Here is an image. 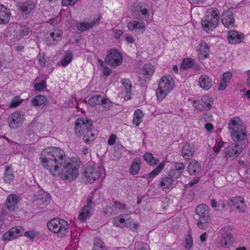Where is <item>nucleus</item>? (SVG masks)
I'll return each instance as SVG.
<instances>
[{"instance_id": "60", "label": "nucleus", "mask_w": 250, "mask_h": 250, "mask_svg": "<svg viewBox=\"0 0 250 250\" xmlns=\"http://www.w3.org/2000/svg\"><path fill=\"white\" fill-rule=\"evenodd\" d=\"M200 181V178L199 177L195 178L193 180H191L188 184L189 187H192L194 185L197 184Z\"/></svg>"}, {"instance_id": "50", "label": "nucleus", "mask_w": 250, "mask_h": 250, "mask_svg": "<svg viewBox=\"0 0 250 250\" xmlns=\"http://www.w3.org/2000/svg\"><path fill=\"white\" fill-rule=\"evenodd\" d=\"M46 82L44 80H42L39 83H35L34 85V88L37 91L43 90V89L46 88Z\"/></svg>"}, {"instance_id": "19", "label": "nucleus", "mask_w": 250, "mask_h": 250, "mask_svg": "<svg viewBox=\"0 0 250 250\" xmlns=\"http://www.w3.org/2000/svg\"><path fill=\"white\" fill-rule=\"evenodd\" d=\"M228 204L230 206H234V208H236L240 212H244L246 209L244 201L240 197L229 200Z\"/></svg>"}, {"instance_id": "11", "label": "nucleus", "mask_w": 250, "mask_h": 250, "mask_svg": "<svg viewBox=\"0 0 250 250\" xmlns=\"http://www.w3.org/2000/svg\"><path fill=\"white\" fill-rule=\"evenodd\" d=\"M92 196H89L87 199L86 205L84 206L78 216V219L81 222H85L91 215V211L94 205L92 201Z\"/></svg>"}, {"instance_id": "37", "label": "nucleus", "mask_w": 250, "mask_h": 250, "mask_svg": "<svg viewBox=\"0 0 250 250\" xmlns=\"http://www.w3.org/2000/svg\"><path fill=\"white\" fill-rule=\"evenodd\" d=\"M145 27V23L144 22H140L137 21H134L132 22H129L127 24V28L129 30L132 31L133 30L143 29Z\"/></svg>"}, {"instance_id": "46", "label": "nucleus", "mask_w": 250, "mask_h": 250, "mask_svg": "<svg viewBox=\"0 0 250 250\" xmlns=\"http://www.w3.org/2000/svg\"><path fill=\"white\" fill-rule=\"evenodd\" d=\"M101 104L105 110H109L112 107V103L107 98L102 99Z\"/></svg>"}, {"instance_id": "1", "label": "nucleus", "mask_w": 250, "mask_h": 250, "mask_svg": "<svg viewBox=\"0 0 250 250\" xmlns=\"http://www.w3.org/2000/svg\"><path fill=\"white\" fill-rule=\"evenodd\" d=\"M41 160L43 167L54 176L61 175L62 178L70 181L79 175L78 169L71 160L59 147L46 148L41 154Z\"/></svg>"}, {"instance_id": "4", "label": "nucleus", "mask_w": 250, "mask_h": 250, "mask_svg": "<svg viewBox=\"0 0 250 250\" xmlns=\"http://www.w3.org/2000/svg\"><path fill=\"white\" fill-rule=\"evenodd\" d=\"M173 88L174 83L172 78L170 75L162 77L160 80L156 91L157 99L162 101Z\"/></svg>"}, {"instance_id": "20", "label": "nucleus", "mask_w": 250, "mask_h": 250, "mask_svg": "<svg viewBox=\"0 0 250 250\" xmlns=\"http://www.w3.org/2000/svg\"><path fill=\"white\" fill-rule=\"evenodd\" d=\"M11 14L9 8L0 3V24H5L9 21Z\"/></svg>"}, {"instance_id": "51", "label": "nucleus", "mask_w": 250, "mask_h": 250, "mask_svg": "<svg viewBox=\"0 0 250 250\" xmlns=\"http://www.w3.org/2000/svg\"><path fill=\"white\" fill-rule=\"evenodd\" d=\"M38 234V232L33 230L26 231L24 232V234L25 237H28L30 239L35 238Z\"/></svg>"}, {"instance_id": "28", "label": "nucleus", "mask_w": 250, "mask_h": 250, "mask_svg": "<svg viewBox=\"0 0 250 250\" xmlns=\"http://www.w3.org/2000/svg\"><path fill=\"white\" fill-rule=\"evenodd\" d=\"M166 163L164 161H162L159 165L155 168L151 172L146 174L144 177L147 179L148 181L152 180L155 177L157 176L164 168Z\"/></svg>"}, {"instance_id": "32", "label": "nucleus", "mask_w": 250, "mask_h": 250, "mask_svg": "<svg viewBox=\"0 0 250 250\" xmlns=\"http://www.w3.org/2000/svg\"><path fill=\"white\" fill-rule=\"evenodd\" d=\"M13 170L11 166L5 167V171L3 179L6 183H10L14 180Z\"/></svg>"}, {"instance_id": "42", "label": "nucleus", "mask_w": 250, "mask_h": 250, "mask_svg": "<svg viewBox=\"0 0 250 250\" xmlns=\"http://www.w3.org/2000/svg\"><path fill=\"white\" fill-rule=\"evenodd\" d=\"M73 55L71 52H67L65 53L63 59L61 61V64L62 66H66L72 61Z\"/></svg>"}, {"instance_id": "2", "label": "nucleus", "mask_w": 250, "mask_h": 250, "mask_svg": "<svg viewBox=\"0 0 250 250\" xmlns=\"http://www.w3.org/2000/svg\"><path fill=\"white\" fill-rule=\"evenodd\" d=\"M220 12L216 8L208 9L202 20L203 29L206 32L212 31L218 26Z\"/></svg>"}, {"instance_id": "38", "label": "nucleus", "mask_w": 250, "mask_h": 250, "mask_svg": "<svg viewBox=\"0 0 250 250\" xmlns=\"http://www.w3.org/2000/svg\"><path fill=\"white\" fill-rule=\"evenodd\" d=\"M102 98L100 95H96L90 98L87 102L91 106H94L96 105L101 104Z\"/></svg>"}, {"instance_id": "64", "label": "nucleus", "mask_w": 250, "mask_h": 250, "mask_svg": "<svg viewBox=\"0 0 250 250\" xmlns=\"http://www.w3.org/2000/svg\"><path fill=\"white\" fill-rule=\"evenodd\" d=\"M101 16H98L97 18H94L93 20L91 22H90V24L91 25H92V27L97 23L99 21H100V20H101Z\"/></svg>"}, {"instance_id": "56", "label": "nucleus", "mask_w": 250, "mask_h": 250, "mask_svg": "<svg viewBox=\"0 0 250 250\" xmlns=\"http://www.w3.org/2000/svg\"><path fill=\"white\" fill-rule=\"evenodd\" d=\"M78 0H62V6H66L68 5H74Z\"/></svg>"}, {"instance_id": "7", "label": "nucleus", "mask_w": 250, "mask_h": 250, "mask_svg": "<svg viewBox=\"0 0 250 250\" xmlns=\"http://www.w3.org/2000/svg\"><path fill=\"white\" fill-rule=\"evenodd\" d=\"M86 118H79L75 123V133L78 137H81L91 130L92 124Z\"/></svg>"}, {"instance_id": "15", "label": "nucleus", "mask_w": 250, "mask_h": 250, "mask_svg": "<svg viewBox=\"0 0 250 250\" xmlns=\"http://www.w3.org/2000/svg\"><path fill=\"white\" fill-rule=\"evenodd\" d=\"M102 174V171L95 169L93 167H87L83 173V176L86 179L87 182L93 183L96 179L100 177Z\"/></svg>"}, {"instance_id": "57", "label": "nucleus", "mask_w": 250, "mask_h": 250, "mask_svg": "<svg viewBox=\"0 0 250 250\" xmlns=\"http://www.w3.org/2000/svg\"><path fill=\"white\" fill-rule=\"evenodd\" d=\"M223 143L222 142H216L215 145L213 147L214 151L218 153L220 151L221 148L222 147Z\"/></svg>"}, {"instance_id": "35", "label": "nucleus", "mask_w": 250, "mask_h": 250, "mask_svg": "<svg viewBox=\"0 0 250 250\" xmlns=\"http://www.w3.org/2000/svg\"><path fill=\"white\" fill-rule=\"evenodd\" d=\"M144 114L142 111L140 109L136 110L133 114V123L136 126H139L142 122L143 117Z\"/></svg>"}, {"instance_id": "36", "label": "nucleus", "mask_w": 250, "mask_h": 250, "mask_svg": "<svg viewBox=\"0 0 250 250\" xmlns=\"http://www.w3.org/2000/svg\"><path fill=\"white\" fill-rule=\"evenodd\" d=\"M46 102L47 99L45 96L41 95L36 96L31 100V103L34 106L42 105Z\"/></svg>"}, {"instance_id": "27", "label": "nucleus", "mask_w": 250, "mask_h": 250, "mask_svg": "<svg viewBox=\"0 0 250 250\" xmlns=\"http://www.w3.org/2000/svg\"><path fill=\"white\" fill-rule=\"evenodd\" d=\"M18 202V197L15 194L9 195L6 199V204L8 210L10 211H14L17 207Z\"/></svg>"}, {"instance_id": "30", "label": "nucleus", "mask_w": 250, "mask_h": 250, "mask_svg": "<svg viewBox=\"0 0 250 250\" xmlns=\"http://www.w3.org/2000/svg\"><path fill=\"white\" fill-rule=\"evenodd\" d=\"M209 46L206 42L201 41L200 43L199 47V57L202 59L207 58L209 56Z\"/></svg>"}, {"instance_id": "12", "label": "nucleus", "mask_w": 250, "mask_h": 250, "mask_svg": "<svg viewBox=\"0 0 250 250\" xmlns=\"http://www.w3.org/2000/svg\"><path fill=\"white\" fill-rule=\"evenodd\" d=\"M36 6V1L32 0L21 2L17 4L18 11L25 15L30 14L35 9Z\"/></svg>"}, {"instance_id": "31", "label": "nucleus", "mask_w": 250, "mask_h": 250, "mask_svg": "<svg viewBox=\"0 0 250 250\" xmlns=\"http://www.w3.org/2000/svg\"><path fill=\"white\" fill-rule=\"evenodd\" d=\"M234 241V238L230 233H227L224 234V237L221 240V245L224 247H229Z\"/></svg>"}, {"instance_id": "62", "label": "nucleus", "mask_w": 250, "mask_h": 250, "mask_svg": "<svg viewBox=\"0 0 250 250\" xmlns=\"http://www.w3.org/2000/svg\"><path fill=\"white\" fill-rule=\"evenodd\" d=\"M111 72V69L108 67H105L104 68L103 73L105 76H109V75H110Z\"/></svg>"}, {"instance_id": "3", "label": "nucleus", "mask_w": 250, "mask_h": 250, "mask_svg": "<svg viewBox=\"0 0 250 250\" xmlns=\"http://www.w3.org/2000/svg\"><path fill=\"white\" fill-rule=\"evenodd\" d=\"M232 139L234 141H242L247 136V131L238 117H234L228 124Z\"/></svg>"}, {"instance_id": "53", "label": "nucleus", "mask_w": 250, "mask_h": 250, "mask_svg": "<svg viewBox=\"0 0 250 250\" xmlns=\"http://www.w3.org/2000/svg\"><path fill=\"white\" fill-rule=\"evenodd\" d=\"M231 77L232 74L230 72H226L223 74L221 80L228 83L231 79Z\"/></svg>"}, {"instance_id": "59", "label": "nucleus", "mask_w": 250, "mask_h": 250, "mask_svg": "<svg viewBox=\"0 0 250 250\" xmlns=\"http://www.w3.org/2000/svg\"><path fill=\"white\" fill-rule=\"evenodd\" d=\"M227 83H228L221 80L218 86V90L220 91L224 90L227 86Z\"/></svg>"}, {"instance_id": "34", "label": "nucleus", "mask_w": 250, "mask_h": 250, "mask_svg": "<svg viewBox=\"0 0 250 250\" xmlns=\"http://www.w3.org/2000/svg\"><path fill=\"white\" fill-rule=\"evenodd\" d=\"M144 160L149 165L152 166H156L159 163L158 158L153 157L152 154L150 152H146L143 155Z\"/></svg>"}, {"instance_id": "9", "label": "nucleus", "mask_w": 250, "mask_h": 250, "mask_svg": "<svg viewBox=\"0 0 250 250\" xmlns=\"http://www.w3.org/2000/svg\"><path fill=\"white\" fill-rule=\"evenodd\" d=\"M154 72V66L150 63H146L140 70L139 73V79L141 84H143V82L149 81L152 76Z\"/></svg>"}, {"instance_id": "52", "label": "nucleus", "mask_w": 250, "mask_h": 250, "mask_svg": "<svg viewBox=\"0 0 250 250\" xmlns=\"http://www.w3.org/2000/svg\"><path fill=\"white\" fill-rule=\"evenodd\" d=\"M21 103V101L20 100V97L18 96H16L14 98V99L12 100L11 103L10 105V107H16L19 105Z\"/></svg>"}, {"instance_id": "22", "label": "nucleus", "mask_w": 250, "mask_h": 250, "mask_svg": "<svg viewBox=\"0 0 250 250\" xmlns=\"http://www.w3.org/2000/svg\"><path fill=\"white\" fill-rule=\"evenodd\" d=\"M51 197L48 193L43 192L39 194L36 198L37 204L41 208L47 205L50 201Z\"/></svg>"}, {"instance_id": "54", "label": "nucleus", "mask_w": 250, "mask_h": 250, "mask_svg": "<svg viewBox=\"0 0 250 250\" xmlns=\"http://www.w3.org/2000/svg\"><path fill=\"white\" fill-rule=\"evenodd\" d=\"M83 140L86 144H89L94 140V138L90 137L88 132H87L83 137Z\"/></svg>"}, {"instance_id": "10", "label": "nucleus", "mask_w": 250, "mask_h": 250, "mask_svg": "<svg viewBox=\"0 0 250 250\" xmlns=\"http://www.w3.org/2000/svg\"><path fill=\"white\" fill-rule=\"evenodd\" d=\"M245 147V145H240L239 143H236L234 145H231L224 150V153L225 157L232 158L235 159L237 158L240 153L242 151L243 149Z\"/></svg>"}, {"instance_id": "43", "label": "nucleus", "mask_w": 250, "mask_h": 250, "mask_svg": "<svg viewBox=\"0 0 250 250\" xmlns=\"http://www.w3.org/2000/svg\"><path fill=\"white\" fill-rule=\"evenodd\" d=\"M138 224L135 222L131 218H129L126 220L125 223L124 227H127L130 229L134 231L137 229Z\"/></svg>"}, {"instance_id": "48", "label": "nucleus", "mask_w": 250, "mask_h": 250, "mask_svg": "<svg viewBox=\"0 0 250 250\" xmlns=\"http://www.w3.org/2000/svg\"><path fill=\"white\" fill-rule=\"evenodd\" d=\"M121 82L125 88V91H131L132 84L130 80L128 79H123Z\"/></svg>"}, {"instance_id": "39", "label": "nucleus", "mask_w": 250, "mask_h": 250, "mask_svg": "<svg viewBox=\"0 0 250 250\" xmlns=\"http://www.w3.org/2000/svg\"><path fill=\"white\" fill-rule=\"evenodd\" d=\"M194 64V61L191 58H186L183 59L181 68L183 69H188L191 67Z\"/></svg>"}, {"instance_id": "18", "label": "nucleus", "mask_w": 250, "mask_h": 250, "mask_svg": "<svg viewBox=\"0 0 250 250\" xmlns=\"http://www.w3.org/2000/svg\"><path fill=\"white\" fill-rule=\"evenodd\" d=\"M227 38L229 43L235 44L241 42L244 40V35L235 30H230L228 32Z\"/></svg>"}, {"instance_id": "24", "label": "nucleus", "mask_w": 250, "mask_h": 250, "mask_svg": "<svg viewBox=\"0 0 250 250\" xmlns=\"http://www.w3.org/2000/svg\"><path fill=\"white\" fill-rule=\"evenodd\" d=\"M174 184V179L169 176L164 177L161 179L159 186L163 190L169 189Z\"/></svg>"}, {"instance_id": "8", "label": "nucleus", "mask_w": 250, "mask_h": 250, "mask_svg": "<svg viewBox=\"0 0 250 250\" xmlns=\"http://www.w3.org/2000/svg\"><path fill=\"white\" fill-rule=\"evenodd\" d=\"M123 61V56L117 49H111L104 59V62L111 66L120 65Z\"/></svg>"}, {"instance_id": "16", "label": "nucleus", "mask_w": 250, "mask_h": 250, "mask_svg": "<svg viewBox=\"0 0 250 250\" xmlns=\"http://www.w3.org/2000/svg\"><path fill=\"white\" fill-rule=\"evenodd\" d=\"M22 231L23 229L21 226L12 228L9 231L3 234L2 240L4 241H8L16 238L21 235Z\"/></svg>"}, {"instance_id": "44", "label": "nucleus", "mask_w": 250, "mask_h": 250, "mask_svg": "<svg viewBox=\"0 0 250 250\" xmlns=\"http://www.w3.org/2000/svg\"><path fill=\"white\" fill-rule=\"evenodd\" d=\"M104 243L99 238H95L93 241V248L92 250H102L104 248Z\"/></svg>"}, {"instance_id": "58", "label": "nucleus", "mask_w": 250, "mask_h": 250, "mask_svg": "<svg viewBox=\"0 0 250 250\" xmlns=\"http://www.w3.org/2000/svg\"><path fill=\"white\" fill-rule=\"evenodd\" d=\"M116 139L117 136L116 135L112 134L110 135L108 140V144L110 146L113 145L115 143Z\"/></svg>"}, {"instance_id": "33", "label": "nucleus", "mask_w": 250, "mask_h": 250, "mask_svg": "<svg viewBox=\"0 0 250 250\" xmlns=\"http://www.w3.org/2000/svg\"><path fill=\"white\" fill-rule=\"evenodd\" d=\"M141 165V161L139 158H135L133 160L132 165L129 168V173L132 175L138 173Z\"/></svg>"}, {"instance_id": "49", "label": "nucleus", "mask_w": 250, "mask_h": 250, "mask_svg": "<svg viewBox=\"0 0 250 250\" xmlns=\"http://www.w3.org/2000/svg\"><path fill=\"white\" fill-rule=\"evenodd\" d=\"M193 245V240L191 234H188L186 238L185 248L189 250Z\"/></svg>"}, {"instance_id": "26", "label": "nucleus", "mask_w": 250, "mask_h": 250, "mask_svg": "<svg viewBox=\"0 0 250 250\" xmlns=\"http://www.w3.org/2000/svg\"><path fill=\"white\" fill-rule=\"evenodd\" d=\"M213 104V99L208 95H204L202 97L201 101H198V105H201V110H208L211 107Z\"/></svg>"}, {"instance_id": "55", "label": "nucleus", "mask_w": 250, "mask_h": 250, "mask_svg": "<svg viewBox=\"0 0 250 250\" xmlns=\"http://www.w3.org/2000/svg\"><path fill=\"white\" fill-rule=\"evenodd\" d=\"M113 207H114L116 208H118L120 210H125L126 208V206L125 204H122L118 201H115L114 202Z\"/></svg>"}, {"instance_id": "61", "label": "nucleus", "mask_w": 250, "mask_h": 250, "mask_svg": "<svg viewBox=\"0 0 250 250\" xmlns=\"http://www.w3.org/2000/svg\"><path fill=\"white\" fill-rule=\"evenodd\" d=\"M114 37L117 39H119L122 36L123 32L120 30H116L114 31Z\"/></svg>"}, {"instance_id": "63", "label": "nucleus", "mask_w": 250, "mask_h": 250, "mask_svg": "<svg viewBox=\"0 0 250 250\" xmlns=\"http://www.w3.org/2000/svg\"><path fill=\"white\" fill-rule=\"evenodd\" d=\"M148 246L147 244H141L138 247V250H147Z\"/></svg>"}, {"instance_id": "25", "label": "nucleus", "mask_w": 250, "mask_h": 250, "mask_svg": "<svg viewBox=\"0 0 250 250\" xmlns=\"http://www.w3.org/2000/svg\"><path fill=\"white\" fill-rule=\"evenodd\" d=\"M195 150V147L193 144H186L183 147L182 155L185 160H189L193 157Z\"/></svg>"}, {"instance_id": "47", "label": "nucleus", "mask_w": 250, "mask_h": 250, "mask_svg": "<svg viewBox=\"0 0 250 250\" xmlns=\"http://www.w3.org/2000/svg\"><path fill=\"white\" fill-rule=\"evenodd\" d=\"M92 27V25H91L90 22H82L80 23L78 26V29L80 31L83 32Z\"/></svg>"}, {"instance_id": "41", "label": "nucleus", "mask_w": 250, "mask_h": 250, "mask_svg": "<svg viewBox=\"0 0 250 250\" xmlns=\"http://www.w3.org/2000/svg\"><path fill=\"white\" fill-rule=\"evenodd\" d=\"M29 32V28L27 26H21L18 33L16 34V38L20 40L23 37L28 35Z\"/></svg>"}, {"instance_id": "23", "label": "nucleus", "mask_w": 250, "mask_h": 250, "mask_svg": "<svg viewBox=\"0 0 250 250\" xmlns=\"http://www.w3.org/2000/svg\"><path fill=\"white\" fill-rule=\"evenodd\" d=\"M200 87L204 90H208L213 85L211 79L206 75H201L199 79Z\"/></svg>"}, {"instance_id": "17", "label": "nucleus", "mask_w": 250, "mask_h": 250, "mask_svg": "<svg viewBox=\"0 0 250 250\" xmlns=\"http://www.w3.org/2000/svg\"><path fill=\"white\" fill-rule=\"evenodd\" d=\"M24 120L23 114L20 112H15L11 116L9 120V125L11 128H16L21 125Z\"/></svg>"}, {"instance_id": "29", "label": "nucleus", "mask_w": 250, "mask_h": 250, "mask_svg": "<svg viewBox=\"0 0 250 250\" xmlns=\"http://www.w3.org/2000/svg\"><path fill=\"white\" fill-rule=\"evenodd\" d=\"M62 39V34L58 30H55L51 32L49 36L47 38L46 42L48 45L56 44Z\"/></svg>"}, {"instance_id": "21", "label": "nucleus", "mask_w": 250, "mask_h": 250, "mask_svg": "<svg viewBox=\"0 0 250 250\" xmlns=\"http://www.w3.org/2000/svg\"><path fill=\"white\" fill-rule=\"evenodd\" d=\"M201 164L195 160H191L187 167V171L190 175H196L201 170Z\"/></svg>"}, {"instance_id": "40", "label": "nucleus", "mask_w": 250, "mask_h": 250, "mask_svg": "<svg viewBox=\"0 0 250 250\" xmlns=\"http://www.w3.org/2000/svg\"><path fill=\"white\" fill-rule=\"evenodd\" d=\"M125 222L126 220L124 218V215L122 214L115 217L113 220V224L115 226L120 228L124 227Z\"/></svg>"}, {"instance_id": "13", "label": "nucleus", "mask_w": 250, "mask_h": 250, "mask_svg": "<svg viewBox=\"0 0 250 250\" xmlns=\"http://www.w3.org/2000/svg\"><path fill=\"white\" fill-rule=\"evenodd\" d=\"M185 169V165L182 162H175L173 167L168 172L169 176L174 179H177L181 177Z\"/></svg>"}, {"instance_id": "14", "label": "nucleus", "mask_w": 250, "mask_h": 250, "mask_svg": "<svg viewBox=\"0 0 250 250\" xmlns=\"http://www.w3.org/2000/svg\"><path fill=\"white\" fill-rule=\"evenodd\" d=\"M221 22L227 28L235 27V19L232 12L230 10H226L221 15Z\"/></svg>"}, {"instance_id": "45", "label": "nucleus", "mask_w": 250, "mask_h": 250, "mask_svg": "<svg viewBox=\"0 0 250 250\" xmlns=\"http://www.w3.org/2000/svg\"><path fill=\"white\" fill-rule=\"evenodd\" d=\"M39 125L37 121L33 120L29 126L28 133L31 134L39 130Z\"/></svg>"}, {"instance_id": "6", "label": "nucleus", "mask_w": 250, "mask_h": 250, "mask_svg": "<svg viewBox=\"0 0 250 250\" xmlns=\"http://www.w3.org/2000/svg\"><path fill=\"white\" fill-rule=\"evenodd\" d=\"M195 212L199 217L196 223L197 227L200 229L207 228L210 221L208 206L206 204H200L196 207Z\"/></svg>"}, {"instance_id": "5", "label": "nucleus", "mask_w": 250, "mask_h": 250, "mask_svg": "<svg viewBox=\"0 0 250 250\" xmlns=\"http://www.w3.org/2000/svg\"><path fill=\"white\" fill-rule=\"evenodd\" d=\"M48 229L56 234L65 235L68 232L69 227L67 222L64 220L55 218L50 220L47 224Z\"/></svg>"}]
</instances>
